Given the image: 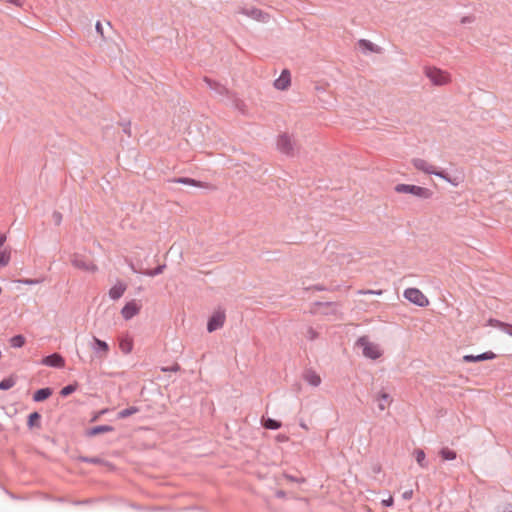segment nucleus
Segmentation results:
<instances>
[{
	"mask_svg": "<svg viewBox=\"0 0 512 512\" xmlns=\"http://www.w3.org/2000/svg\"><path fill=\"white\" fill-rule=\"evenodd\" d=\"M411 163L415 169L422 171L426 174L432 175L433 173H435V167L424 159L413 158L411 160Z\"/></svg>",
	"mask_w": 512,
	"mask_h": 512,
	"instance_id": "12",
	"label": "nucleus"
},
{
	"mask_svg": "<svg viewBox=\"0 0 512 512\" xmlns=\"http://www.w3.org/2000/svg\"><path fill=\"white\" fill-rule=\"evenodd\" d=\"M179 370H180V366L178 364H174L171 367L162 368V371H164V372H167V371L177 372Z\"/></svg>",
	"mask_w": 512,
	"mask_h": 512,
	"instance_id": "41",
	"label": "nucleus"
},
{
	"mask_svg": "<svg viewBox=\"0 0 512 512\" xmlns=\"http://www.w3.org/2000/svg\"><path fill=\"white\" fill-rule=\"evenodd\" d=\"M404 297L420 307H425L429 304L427 297L417 288H407L404 291Z\"/></svg>",
	"mask_w": 512,
	"mask_h": 512,
	"instance_id": "4",
	"label": "nucleus"
},
{
	"mask_svg": "<svg viewBox=\"0 0 512 512\" xmlns=\"http://www.w3.org/2000/svg\"><path fill=\"white\" fill-rule=\"evenodd\" d=\"M71 264L80 270L87 271V272H95L97 271V266L91 262L88 261L84 256L80 254H73L71 257Z\"/></svg>",
	"mask_w": 512,
	"mask_h": 512,
	"instance_id": "6",
	"label": "nucleus"
},
{
	"mask_svg": "<svg viewBox=\"0 0 512 512\" xmlns=\"http://www.w3.org/2000/svg\"><path fill=\"white\" fill-rule=\"evenodd\" d=\"M16 381L12 377H8L0 381V390H9L15 385Z\"/></svg>",
	"mask_w": 512,
	"mask_h": 512,
	"instance_id": "31",
	"label": "nucleus"
},
{
	"mask_svg": "<svg viewBox=\"0 0 512 512\" xmlns=\"http://www.w3.org/2000/svg\"><path fill=\"white\" fill-rule=\"evenodd\" d=\"M92 349L96 354H99L101 357H106L109 352V345L107 342L98 339L97 337H93V345Z\"/></svg>",
	"mask_w": 512,
	"mask_h": 512,
	"instance_id": "13",
	"label": "nucleus"
},
{
	"mask_svg": "<svg viewBox=\"0 0 512 512\" xmlns=\"http://www.w3.org/2000/svg\"><path fill=\"white\" fill-rule=\"evenodd\" d=\"M82 460L84 462H87V463H93V464L99 463V459L98 458H88V457H85V458H82Z\"/></svg>",
	"mask_w": 512,
	"mask_h": 512,
	"instance_id": "49",
	"label": "nucleus"
},
{
	"mask_svg": "<svg viewBox=\"0 0 512 512\" xmlns=\"http://www.w3.org/2000/svg\"><path fill=\"white\" fill-rule=\"evenodd\" d=\"M52 392V389L49 387L38 389L33 395V400L35 402H42L48 399L52 395Z\"/></svg>",
	"mask_w": 512,
	"mask_h": 512,
	"instance_id": "20",
	"label": "nucleus"
},
{
	"mask_svg": "<svg viewBox=\"0 0 512 512\" xmlns=\"http://www.w3.org/2000/svg\"><path fill=\"white\" fill-rule=\"evenodd\" d=\"M475 21V17L472 16V15H469V16H464L461 18V24H468V23H473Z\"/></svg>",
	"mask_w": 512,
	"mask_h": 512,
	"instance_id": "39",
	"label": "nucleus"
},
{
	"mask_svg": "<svg viewBox=\"0 0 512 512\" xmlns=\"http://www.w3.org/2000/svg\"><path fill=\"white\" fill-rule=\"evenodd\" d=\"M413 496V490H407L402 494L403 499L410 500Z\"/></svg>",
	"mask_w": 512,
	"mask_h": 512,
	"instance_id": "46",
	"label": "nucleus"
},
{
	"mask_svg": "<svg viewBox=\"0 0 512 512\" xmlns=\"http://www.w3.org/2000/svg\"><path fill=\"white\" fill-rule=\"evenodd\" d=\"M10 252L0 251V268L5 267L10 262Z\"/></svg>",
	"mask_w": 512,
	"mask_h": 512,
	"instance_id": "33",
	"label": "nucleus"
},
{
	"mask_svg": "<svg viewBox=\"0 0 512 512\" xmlns=\"http://www.w3.org/2000/svg\"><path fill=\"white\" fill-rule=\"evenodd\" d=\"M497 512H512V504H505L502 509H498Z\"/></svg>",
	"mask_w": 512,
	"mask_h": 512,
	"instance_id": "47",
	"label": "nucleus"
},
{
	"mask_svg": "<svg viewBox=\"0 0 512 512\" xmlns=\"http://www.w3.org/2000/svg\"><path fill=\"white\" fill-rule=\"evenodd\" d=\"M263 426L266 429L277 430L281 427V422L272 418L263 419Z\"/></svg>",
	"mask_w": 512,
	"mask_h": 512,
	"instance_id": "29",
	"label": "nucleus"
},
{
	"mask_svg": "<svg viewBox=\"0 0 512 512\" xmlns=\"http://www.w3.org/2000/svg\"><path fill=\"white\" fill-rule=\"evenodd\" d=\"M106 412H107V410H106V409H104V410L100 411V412H99V414H98V415H96V416L92 419V421H96V420L98 419L99 415H103V414H105Z\"/></svg>",
	"mask_w": 512,
	"mask_h": 512,
	"instance_id": "53",
	"label": "nucleus"
},
{
	"mask_svg": "<svg viewBox=\"0 0 512 512\" xmlns=\"http://www.w3.org/2000/svg\"><path fill=\"white\" fill-rule=\"evenodd\" d=\"M225 322V313L223 311H216L213 313V315L209 318L207 323V330L208 332H214L217 329L221 328L224 325Z\"/></svg>",
	"mask_w": 512,
	"mask_h": 512,
	"instance_id": "7",
	"label": "nucleus"
},
{
	"mask_svg": "<svg viewBox=\"0 0 512 512\" xmlns=\"http://www.w3.org/2000/svg\"><path fill=\"white\" fill-rule=\"evenodd\" d=\"M286 479H288L289 481H292V482H303L304 479H298L296 477H293L291 475H288V474H285L284 475Z\"/></svg>",
	"mask_w": 512,
	"mask_h": 512,
	"instance_id": "48",
	"label": "nucleus"
},
{
	"mask_svg": "<svg viewBox=\"0 0 512 512\" xmlns=\"http://www.w3.org/2000/svg\"><path fill=\"white\" fill-rule=\"evenodd\" d=\"M141 309V306L136 303L135 300H132L125 304V306L121 310L122 317L125 320H130L134 316H136Z\"/></svg>",
	"mask_w": 512,
	"mask_h": 512,
	"instance_id": "8",
	"label": "nucleus"
},
{
	"mask_svg": "<svg viewBox=\"0 0 512 512\" xmlns=\"http://www.w3.org/2000/svg\"><path fill=\"white\" fill-rule=\"evenodd\" d=\"M242 13L259 21H265L266 17L268 16L257 8L243 9Z\"/></svg>",
	"mask_w": 512,
	"mask_h": 512,
	"instance_id": "19",
	"label": "nucleus"
},
{
	"mask_svg": "<svg viewBox=\"0 0 512 512\" xmlns=\"http://www.w3.org/2000/svg\"><path fill=\"white\" fill-rule=\"evenodd\" d=\"M495 357H496V355L493 352L488 351V352H484L479 355H472V354L465 355L463 357V360H464V362L471 363V362H480V361H485V360H491V359H494Z\"/></svg>",
	"mask_w": 512,
	"mask_h": 512,
	"instance_id": "14",
	"label": "nucleus"
},
{
	"mask_svg": "<svg viewBox=\"0 0 512 512\" xmlns=\"http://www.w3.org/2000/svg\"><path fill=\"white\" fill-rule=\"evenodd\" d=\"M412 186L413 185H410V184H397L394 188V190L397 192V193H405V194H410V191L412 190Z\"/></svg>",
	"mask_w": 512,
	"mask_h": 512,
	"instance_id": "34",
	"label": "nucleus"
},
{
	"mask_svg": "<svg viewBox=\"0 0 512 512\" xmlns=\"http://www.w3.org/2000/svg\"><path fill=\"white\" fill-rule=\"evenodd\" d=\"M170 181L173 182V183H180V184H184V185H191V186H194V187H204V184L202 182L197 181V180L192 179V178H188V177L173 178Z\"/></svg>",
	"mask_w": 512,
	"mask_h": 512,
	"instance_id": "22",
	"label": "nucleus"
},
{
	"mask_svg": "<svg viewBox=\"0 0 512 512\" xmlns=\"http://www.w3.org/2000/svg\"><path fill=\"white\" fill-rule=\"evenodd\" d=\"M120 349L123 353L128 354L132 350V343L129 341H122L120 343Z\"/></svg>",
	"mask_w": 512,
	"mask_h": 512,
	"instance_id": "35",
	"label": "nucleus"
},
{
	"mask_svg": "<svg viewBox=\"0 0 512 512\" xmlns=\"http://www.w3.org/2000/svg\"><path fill=\"white\" fill-rule=\"evenodd\" d=\"M11 347L21 348L25 345L26 339L23 335H15L9 340Z\"/></svg>",
	"mask_w": 512,
	"mask_h": 512,
	"instance_id": "27",
	"label": "nucleus"
},
{
	"mask_svg": "<svg viewBox=\"0 0 512 512\" xmlns=\"http://www.w3.org/2000/svg\"><path fill=\"white\" fill-rule=\"evenodd\" d=\"M95 28H96L97 33H99L101 36H103V27L99 21L96 23Z\"/></svg>",
	"mask_w": 512,
	"mask_h": 512,
	"instance_id": "51",
	"label": "nucleus"
},
{
	"mask_svg": "<svg viewBox=\"0 0 512 512\" xmlns=\"http://www.w3.org/2000/svg\"><path fill=\"white\" fill-rule=\"evenodd\" d=\"M41 415L38 412H33L28 416L27 425L29 428L40 426Z\"/></svg>",
	"mask_w": 512,
	"mask_h": 512,
	"instance_id": "28",
	"label": "nucleus"
},
{
	"mask_svg": "<svg viewBox=\"0 0 512 512\" xmlns=\"http://www.w3.org/2000/svg\"><path fill=\"white\" fill-rule=\"evenodd\" d=\"M127 262H128L129 267L131 268V270L134 273L144 274L149 277H154V276H157V275L163 273L164 269L166 268V265L162 264V265H158L154 269H144L141 262H138V263H134L132 261H127Z\"/></svg>",
	"mask_w": 512,
	"mask_h": 512,
	"instance_id": "5",
	"label": "nucleus"
},
{
	"mask_svg": "<svg viewBox=\"0 0 512 512\" xmlns=\"http://www.w3.org/2000/svg\"><path fill=\"white\" fill-rule=\"evenodd\" d=\"M432 175H435V176H438V177L444 179L445 181L449 182L453 186H457L459 184V181L456 178L449 177V175L444 170H437L435 168V173H433Z\"/></svg>",
	"mask_w": 512,
	"mask_h": 512,
	"instance_id": "26",
	"label": "nucleus"
},
{
	"mask_svg": "<svg viewBox=\"0 0 512 512\" xmlns=\"http://www.w3.org/2000/svg\"><path fill=\"white\" fill-rule=\"evenodd\" d=\"M304 379L307 383H309L310 385L314 386V387H317L320 385L321 383V378L320 376L313 370H307L305 371L304 373Z\"/></svg>",
	"mask_w": 512,
	"mask_h": 512,
	"instance_id": "18",
	"label": "nucleus"
},
{
	"mask_svg": "<svg viewBox=\"0 0 512 512\" xmlns=\"http://www.w3.org/2000/svg\"><path fill=\"white\" fill-rule=\"evenodd\" d=\"M440 456L443 460H454L457 457V454L454 450L449 448H442L439 452Z\"/></svg>",
	"mask_w": 512,
	"mask_h": 512,
	"instance_id": "30",
	"label": "nucleus"
},
{
	"mask_svg": "<svg viewBox=\"0 0 512 512\" xmlns=\"http://www.w3.org/2000/svg\"><path fill=\"white\" fill-rule=\"evenodd\" d=\"M20 282L23 284H27V285H33V284H38L40 281L38 279H23V280H20Z\"/></svg>",
	"mask_w": 512,
	"mask_h": 512,
	"instance_id": "42",
	"label": "nucleus"
},
{
	"mask_svg": "<svg viewBox=\"0 0 512 512\" xmlns=\"http://www.w3.org/2000/svg\"><path fill=\"white\" fill-rule=\"evenodd\" d=\"M42 364L49 367L62 368L65 365V360L60 354L53 353L44 357Z\"/></svg>",
	"mask_w": 512,
	"mask_h": 512,
	"instance_id": "9",
	"label": "nucleus"
},
{
	"mask_svg": "<svg viewBox=\"0 0 512 512\" xmlns=\"http://www.w3.org/2000/svg\"><path fill=\"white\" fill-rule=\"evenodd\" d=\"M295 147L296 142L293 140V138L287 134L282 133L277 138V149L287 155V156H293L295 154Z\"/></svg>",
	"mask_w": 512,
	"mask_h": 512,
	"instance_id": "2",
	"label": "nucleus"
},
{
	"mask_svg": "<svg viewBox=\"0 0 512 512\" xmlns=\"http://www.w3.org/2000/svg\"><path fill=\"white\" fill-rule=\"evenodd\" d=\"M8 3L14 4L17 7H23L24 1L23 0H11Z\"/></svg>",
	"mask_w": 512,
	"mask_h": 512,
	"instance_id": "50",
	"label": "nucleus"
},
{
	"mask_svg": "<svg viewBox=\"0 0 512 512\" xmlns=\"http://www.w3.org/2000/svg\"><path fill=\"white\" fill-rule=\"evenodd\" d=\"M410 194L420 198V199H429L432 197L433 192L425 187L413 185Z\"/></svg>",
	"mask_w": 512,
	"mask_h": 512,
	"instance_id": "16",
	"label": "nucleus"
},
{
	"mask_svg": "<svg viewBox=\"0 0 512 512\" xmlns=\"http://www.w3.org/2000/svg\"><path fill=\"white\" fill-rule=\"evenodd\" d=\"M424 74L436 86H443L451 82V76L448 72L434 66H426Z\"/></svg>",
	"mask_w": 512,
	"mask_h": 512,
	"instance_id": "1",
	"label": "nucleus"
},
{
	"mask_svg": "<svg viewBox=\"0 0 512 512\" xmlns=\"http://www.w3.org/2000/svg\"><path fill=\"white\" fill-rule=\"evenodd\" d=\"M276 496H277V497H279V498H282V497H284V496H285V492H284V491H278V492L276 493Z\"/></svg>",
	"mask_w": 512,
	"mask_h": 512,
	"instance_id": "54",
	"label": "nucleus"
},
{
	"mask_svg": "<svg viewBox=\"0 0 512 512\" xmlns=\"http://www.w3.org/2000/svg\"><path fill=\"white\" fill-rule=\"evenodd\" d=\"M301 427L307 429V426L305 424H301Z\"/></svg>",
	"mask_w": 512,
	"mask_h": 512,
	"instance_id": "55",
	"label": "nucleus"
},
{
	"mask_svg": "<svg viewBox=\"0 0 512 512\" xmlns=\"http://www.w3.org/2000/svg\"><path fill=\"white\" fill-rule=\"evenodd\" d=\"M393 502V497L390 496L388 499L382 500V505L385 507H390L393 505Z\"/></svg>",
	"mask_w": 512,
	"mask_h": 512,
	"instance_id": "44",
	"label": "nucleus"
},
{
	"mask_svg": "<svg viewBox=\"0 0 512 512\" xmlns=\"http://www.w3.org/2000/svg\"><path fill=\"white\" fill-rule=\"evenodd\" d=\"M502 331L512 336V324L504 323Z\"/></svg>",
	"mask_w": 512,
	"mask_h": 512,
	"instance_id": "43",
	"label": "nucleus"
},
{
	"mask_svg": "<svg viewBox=\"0 0 512 512\" xmlns=\"http://www.w3.org/2000/svg\"><path fill=\"white\" fill-rule=\"evenodd\" d=\"M291 84V75L289 70L284 69L281 75L274 81V87L278 90H286Z\"/></svg>",
	"mask_w": 512,
	"mask_h": 512,
	"instance_id": "11",
	"label": "nucleus"
},
{
	"mask_svg": "<svg viewBox=\"0 0 512 512\" xmlns=\"http://www.w3.org/2000/svg\"><path fill=\"white\" fill-rule=\"evenodd\" d=\"M52 219L54 221V224L59 226L62 222V214L58 211H54L53 214H52Z\"/></svg>",
	"mask_w": 512,
	"mask_h": 512,
	"instance_id": "37",
	"label": "nucleus"
},
{
	"mask_svg": "<svg viewBox=\"0 0 512 512\" xmlns=\"http://www.w3.org/2000/svg\"><path fill=\"white\" fill-rule=\"evenodd\" d=\"M140 411V409L136 406H130L118 412V419H125L133 414H136Z\"/></svg>",
	"mask_w": 512,
	"mask_h": 512,
	"instance_id": "25",
	"label": "nucleus"
},
{
	"mask_svg": "<svg viewBox=\"0 0 512 512\" xmlns=\"http://www.w3.org/2000/svg\"><path fill=\"white\" fill-rule=\"evenodd\" d=\"M204 82L208 85V87L213 90L216 94L224 96L228 94V89L219 82H216L209 77H204Z\"/></svg>",
	"mask_w": 512,
	"mask_h": 512,
	"instance_id": "15",
	"label": "nucleus"
},
{
	"mask_svg": "<svg viewBox=\"0 0 512 512\" xmlns=\"http://www.w3.org/2000/svg\"><path fill=\"white\" fill-rule=\"evenodd\" d=\"M358 44H359V47L362 48L363 50L370 51V52H379V48L369 40L360 39L358 41Z\"/></svg>",
	"mask_w": 512,
	"mask_h": 512,
	"instance_id": "23",
	"label": "nucleus"
},
{
	"mask_svg": "<svg viewBox=\"0 0 512 512\" xmlns=\"http://www.w3.org/2000/svg\"><path fill=\"white\" fill-rule=\"evenodd\" d=\"M360 294H376L381 295L383 293L382 290H361L359 291Z\"/></svg>",
	"mask_w": 512,
	"mask_h": 512,
	"instance_id": "40",
	"label": "nucleus"
},
{
	"mask_svg": "<svg viewBox=\"0 0 512 512\" xmlns=\"http://www.w3.org/2000/svg\"><path fill=\"white\" fill-rule=\"evenodd\" d=\"M375 402L377 403L378 409L380 411H384L386 408H388L391 403L393 402V399L391 395L384 390H381L376 396H375Z\"/></svg>",
	"mask_w": 512,
	"mask_h": 512,
	"instance_id": "10",
	"label": "nucleus"
},
{
	"mask_svg": "<svg viewBox=\"0 0 512 512\" xmlns=\"http://www.w3.org/2000/svg\"><path fill=\"white\" fill-rule=\"evenodd\" d=\"M113 430H114V427H112L110 425H99V426L90 428L87 431V435L92 437V436H96V435H99L102 433L112 432Z\"/></svg>",
	"mask_w": 512,
	"mask_h": 512,
	"instance_id": "21",
	"label": "nucleus"
},
{
	"mask_svg": "<svg viewBox=\"0 0 512 512\" xmlns=\"http://www.w3.org/2000/svg\"><path fill=\"white\" fill-rule=\"evenodd\" d=\"M306 337L309 340H315L318 337V333L312 327H309L307 329Z\"/></svg>",
	"mask_w": 512,
	"mask_h": 512,
	"instance_id": "38",
	"label": "nucleus"
},
{
	"mask_svg": "<svg viewBox=\"0 0 512 512\" xmlns=\"http://www.w3.org/2000/svg\"><path fill=\"white\" fill-rule=\"evenodd\" d=\"M76 389H77V384H69L60 390V395L62 397H67L70 394L74 393L76 391Z\"/></svg>",
	"mask_w": 512,
	"mask_h": 512,
	"instance_id": "32",
	"label": "nucleus"
},
{
	"mask_svg": "<svg viewBox=\"0 0 512 512\" xmlns=\"http://www.w3.org/2000/svg\"><path fill=\"white\" fill-rule=\"evenodd\" d=\"M123 126V132L126 133L128 136L131 135V127H130V123H125V124H122Z\"/></svg>",
	"mask_w": 512,
	"mask_h": 512,
	"instance_id": "45",
	"label": "nucleus"
},
{
	"mask_svg": "<svg viewBox=\"0 0 512 512\" xmlns=\"http://www.w3.org/2000/svg\"><path fill=\"white\" fill-rule=\"evenodd\" d=\"M357 345L363 349V355L367 358L377 359L381 356L378 345L371 343L365 336L357 340Z\"/></svg>",
	"mask_w": 512,
	"mask_h": 512,
	"instance_id": "3",
	"label": "nucleus"
},
{
	"mask_svg": "<svg viewBox=\"0 0 512 512\" xmlns=\"http://www.w3.org/2000/svg\"><path fill=\"white\" fill-rule=\"evenodd\" d=\"M504 323L505 322H502L500 320L493 319V318L488 320V325L493 326V327H497V328H499L501 330L503 329Z\"/></svg>",
	"mask_w": 512,
	"mask_h": 512,
	"instance_id": "36",
	"label": "nucleus"
},
{
	"mask_svg": "<svg viewBox=\"0 0 512 512\" xmlns=\"http://www.w3.org/2000/svg\"><path fill=\"white\" fill-rule=\"evenodd\" d=\"M415 459L420 467L427 468L428 462L426 461L425 452L422 449H416L414 451Z\"/></svg>",
	"mask_w": 512,
	"mask_h": 512,
	"instance_id": "24",
	"label": "nucleus"
},
{
	"mask_svg": "<svg viewBox=\"0 0 512 512\" xmlns=\"http://www.w3.org/2000/svg\"><path fill=\"white\" fill-rule=\"evenodd\" d=\"M5 241H6V235L5 234H0V248L3 246Z\"/></svg>",
	"mask_w": 512,
	"mask_h": 512,
	"instance_id": "52",
	"label": "nucleus"
},
{
	"mask_svg": "<svg viewBox=\"0 0 512 512\" xmlns=\"http://www.w3.org/2000/svg\"><path fill=\"white\" fill-rule=\"evenodd\" d=\"M126 291V285L122 282H118L109 290V296L113 300L121 298Z\"/></svg>",
	"mask_w": 512,
	"mask_h": 512,
	"instance_id": "17",
	"label": "nucleus"
}]
</instances>
